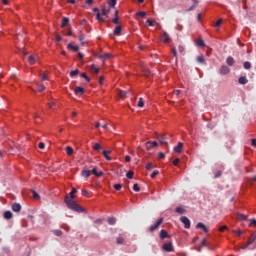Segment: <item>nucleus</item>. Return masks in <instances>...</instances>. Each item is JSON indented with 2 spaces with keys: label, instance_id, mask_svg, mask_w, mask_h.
<instances>
[{
  "label": "nucleus",
  "instance_id": "nucleus-57",
  "mask_svg": "<svg viewBox=\"0 0 256 256\" xmlns=\"http://www.w3.org/2000/svg\"><path fill=\"white\" fill-rule=\"evenodd\" d=\"M158 159H165V153L159 152Z\"/></svg>",
  "mask_w": 256,
  "mask_h": 256
},
{
  "label": "nucleus",
  "instance_id": "nucleus-11",
  "mask_svg": "<svg viewBox=\"0 0 256 256\" xmlns=\"http://www.w3.org/2000/svg\"><path fill=\"white\" fill-rule=\"evenodd\" d=\"M158 140L161 145H167V136L165 134H162L160 137H158Z\"/></svg>",
  "mask_w": 256,
  "mask_h": 256
},
{
  "label": "nucleus",
  "instance_id": "nucleus-17",
  "mask_svg": "<svg viewBox=\"0 0 256 256\" xmlns=\"http://www.w3.org/2000/svg\"><path fill=\"white\" fill-rule=\"evenodd\" d=\"M238 83H240V85H247L249 83V80L247 79V77L242 76L239 78Z\"/></svg>",
  "mask_w": 256,
  "mask_h": 256
},
{
  "label": "nucleus",
  "instance_id": "nucleus-16",
  "mask_svg": "<svg viewBox=\"0 0 256 256\" xmlns=\"http://www.w3.org/2000/svg\"><path fill=\"white\" fill-rule=\"evenodd\" d=\"M93 11L97 13L96 17L98 21L104 22L105 18L101 17V13H99V8H94Z\"/></svg>",
  "mask_w": 256,
  "mask_h": 256
},
{
  "label": "nucleus",
  "instance_id": "nucleus-64",
  "mask_svg": "<svg viewBox=\"0 0 256 256\" xmlns=\"http://www.w3.org/2000/svg\"><path fill=\"white\" fill-rule=\"evenodd\" d=\"M251 145H252L253 147H256V139H255V138H253V139L251 140Z\"/></svg>",
  "mask_w": 256,
  "mask_h": 256
},
{
  "label": "nucleus",
  "instance_id": "nucleus-21",
  "mask_svg": "<svg viewBox=\"0 0 256 256\" xmlns=\"http://www.w3.org/2000/svg\"><path fill=\"white\" fill-rule=\"evenodd\" d=\"M4 219H13V213L11 211L4 212Z\"/></svg>",
  "mask_w": 256,
  "mask_h": 256
},
{
  "label": "nucleus",
  "instance_id": "nucleus-8",
  "mask_svg": "<svg viewBox=\"0 0 256 256\" xmlns=\"http://www.w3.org/2000/svg\"><path fill=\"white\" fill-rule=\"evenodd\" d=\"M75 95H84L85 94V89L81 86H78L74 90Z\"/></svg>",
  "mask_w": 256,
  "mask_h": 256
},
{
  "label": "nucleus",
  "instance_id": "nucleus-58",
  "mask_svg": "<svg viewBox=\"0 0 256 256\" xmlns=\"http://www.w3.org/2000/svg\"><path fill=\"white\" fill-rule=\"evenodd\" d=\"M112 23H114V25H119V18H113Z\"/></svg>",
  "mask_w": 256,
  "mask_h": 256
},
{
  "label": "nucleus",
  "instance_id": "nucleus-42",
  "mask_svg": "<svg viewBox=\"0 0 256 256\" xmlns=\"http://www.w3.org/2000/svg\"><path fill=\"white\" fill-rule=\"evenodd\" d=\"M32 195H33V199H36V200L41 199V197L38 195L37 192H35V190L32 191Z\"/></svg>",
  "mask_w": 256,
  "mask_h": 256
},
{
  "label": "nucleus",
  "instance_id": "nucleus-56",
  "mask_svg": "<svg viewBox=\"0 0 256 256\" xmlns=\"http://www.w3.org/2000/svg\"><path fill=\"white\" fill-rule=\"evenodd\" d=\"M221 23H223V19H218L215 23V27H219V25H221Z\"/></svg>",
  "mask_w": 256,
  "mask_h": 256
},
{
  "label": "nucleus",
  "instance_id": "nucleus-27",
  "mask_svg": "<svg viewBox=\"0 0 256 256\" xmlns=\"http://www.w3.org/2000/svg\"><path fill=\"white\" fill-rule=\"evenodd\" d=\"M124 242H125V239H123V237L118 236V237L116 238V243H117V245H123Z\"/></svg>",
  "mask_w": 256,
  "mask_h": 256
},
{
  "label": "nucleus",
  "instance_id": "nucleus-33",
  "mask_svg": "<svg viewBox=\"0 0 256 256\" xmlns=\"http://www.w3.org/2000/svg\"><path fill=\"white\" fill-rule=\"evenodd\" d=\"M77 75H79V69L70 72V77H77Z\"/></svg>",
  "mask_w": 256,
  "mask_h": 256
},
{
  "label": "nucleus",
  "instance_id": "nucleus-10",
  "mask_svg": "<svg viewBox=\"0 0 256 256\" xmlns=\"http://www.w3.org/2000/svg\"><path fill=\"white\" fill-rule=\"evenodd\" d=\"M196 228L197 229H203L204 233H209V229L207 228V226H205V224L199 222L197 225H196Z\"/></svg>",
  "mask_w": 256,
  "mask_h": 256
},
{
  "label": "nucleus",
  "instance_id": "nucleus-19",
  "mask_svg": "<svg viewBox=\"0 0 256 256\" xmlns=\"http://www.w3.org/2000/svg\"><path fill=\"white\" fill-rule=\"evenodd\" d=\"M92 175H95V177H103V172L100 171V172H97V168H93L92 169Z\"/></svg>",
  "mask_w": 256,
  "mask_h": 256
},
{
  "label": "nucleus",
  "instance_id": "nucleus-31",
  "mask_svg": "<svg viewBox=\"0 0 256 256\" xmlns=\"http://www.w3.org/2000/svg\"><path fill=\"white\" fill-rule=\"evenodd\" d=\"M28 61H29V63H30V65H35V56H33V55H30L29 57H28Z\"/></svg>",
  "mask_w": 256,
  "mask_h": 256
},
{
  "label": "nucleus",
  "instance_id": "nucleus-55",
  "mask_svg": "<svg viewBox=\"0 0 256 256\" xmlns=\"http://www.w3.org/2000/svg\"><path fill=\"white\" fill-rule=\"evenodd\" d=\"M221 175H222V172H221V171H217V172L215 173V175H214V178H215V179H219V177H221Z\"/></svg>",
  "mask_w": 256,
  "mask_h": 256
},
{
  "label": "nucleus",
  "instance_id": "nucleus-52",
  "mask_svg": "<svg viewBox=\"0 0 256 256\" xmlns=\"http://www.w3.org/2000/svg\"><path fill=\"white\" fill-rule=\"evenodd\" d=\"M133 189H134V191H136V192L141 191V188L139 187V184H134V185H133Z\"/></svg>",
  "mask_w": 256,
  "mask_h": 256
},
{
  "label": "nucleus",
  "instance_id": "nucleus-35",
  "mask_svg": "<svg viewBox=\"0 0 256 256\" xmlns=\"http://www.w3.org/2000/svg\"><path fill=\"white\" fill-rule=\"evenodd\" d=\"M94 151H101V144L95 143L93 146Z\"/></svg>",
  "mask_w": 256,
  "mask_h": 256
},
{
  "label": "nucleus",
  "instance_id": "nucleus-46",
  "mask_svg": "<svg viewBox=\"0 0 256 256\" xmlns=\"http://www.w3.org/2000/svg\"><path fill=\"white\" fill-rule=\"evenodd\" d=\"M38 91L41 93L43 91H45V85L43 84H38Z\"/></svg>",
  "mask_w": 256,
  "mask_h": 256
},
{
  "label": "nucleus",
  "instance_id": "nucleus-7",
  "mask_svg": "<svg viewBox=\"0 0 256 256\" xmlns=\"http://www.w3.org/2000/svg\"><path fill=\"white\" fill-rule=\"evenodd\" d=\"M161 41H163V43H171V37H169L167 31H164L161 35Z\"/></svg>",
  "mask_w": 256,
  "mask_h": 256
},
{
  "label": "nucleus",
  "instance_id": "nucleus-13",
  "mask_svg": "<svg viewBox=\"0 0 256 256\" xmlns=\"http://www.w3.org/2000/svg\"><path fill=\"white\" fill-rule=\"evenodd\" d=\"M255 240H256V232L251 234L250 238L247 241L248 245H253V243H255Z\"/></svg>",
  "mask_w": 256,
  "mask_h": 256
},
{
  "label": "nucleus",
  "instance_id": "nucleus-3",
  "mask_svg": "<svg viewBox=\"0 0 256 256\" xmlns=\"http://www.w3.org/2000/svg\"><path fill=\"white\" fill-rule=\"evenodd\" d=\"M181 223H183L185 229H191V220L187 216H182L180 218Z\"/></svg>",
  "mask_w": 256,
  "mask_h": 256
},
{
  "label": "nucleus",
  "instance_id": "nucleus-60",
  "mask_svg": "<svg viewBox=\"0 0 256 256\" xmlns=\"http://www.w3.org/2000/svg\"><path fill=\"white\" fill-rule=\"evenodd\" d=\"M38 147H39V149H45V143L40 142V143L38 144Z\"/></svg>",
  "mask_w": 256,
  "mask_h": 256
},
{
  "label": "nucleus",
  "instance_id": "nucleus-37",
  "mask_svg": "<svg viewBox=\"0 0 256 256\" xmlns=\"http://www.w3.org/2000/svg\"><path fill=\"white\" fill-rule=\"evenodd\" d=\"M249 221H250L249 227H256V219L255 218L250 219Z\"/></svg>",
  "mask_w": 256,
  "mask_h": 256
},
{
  "label": "nucleus",
  "instance_id": "nucleus-9",
  "mask_svg": "<svg viewBox=\"0 0 256 256\" xmlns=\"http://www.w3.org/2000/svg\"><path fill=\"white\" fill-rule=\"evenodd\" d=\"M12 211H14V213H19L21 211V204L19 203L12 204Z\"/></svg>",
  "mask_w": 256,
  "mask_h": 256
},
{
  "label": "nucleus",
  "instance_id": "nucleus-50",
  "mask_svg": "<svg viewBox=\"0 0 256 256\" xmlns=\"http://www.w3.org/2000/svg\"><path fill=\"white\" fill-rule=\"evenodd\" d=\"M178 51H179V53H181V54L185 53V47H183V45H179V46H178Z\"/></svg>",
  "mask_w": 256,
  "mask_h": 256
},
{
  "label": "nucleus",
  "instance_id": "nucleus-34",
  "mask_svg": "<svg viewBox=\"0 0 256 256\" xmlns=\"http://www.w3.org/2000/svg\"><path fill=\"white\" fill-rule=\"evenodd\" d=\"M66 153H67V155H72L73 154V147L67 146L66 147Z\"/></svg>",
  "mask_w": 256,
  "mask_h": 256
},
{
  "label": "nucleus",
  "instance_id": "nucleus-62",
  "mask_svg": "<svg viewBox=\"0 0 256 256\" xmlns=\"http://www.w3.org/2000/svg\"><path fill=\"white\" fill-rule=\"evenodd\" d=\"M179 158H176L174 161H173V165H175V167H177V165H179Z\"/></svg>",
  "mask_w": 256,
  "mask_h": 256
},
{
  "label": "nucleus",
  "instance_id": "nucleus-40",
  "mask_svg": "<svg viewBox=\"0 0 256 256\" xmlns=\"http://www.w3.org/2000/svg\"><path fill=\"white\" fill-rule=\"evenodd\" d=\"M133 175H134V172H133V171H128V172L126 173L127 179H133Z\"/></svg>",
  "mask_w": 256,
  "mask_h": 256
},
{
  "label": "nucleus",
  "instance_id": "nucleus-29",
  "mask_svg": "<svg viewBox=\"0 0 256 256\" xmlns=\"http://www.w3.org/2000/svg\"><path fill=\"white\" fill-rule=\"evenodd\" d=\"M176 213H179V215H183V213H185V208L181 206L177 207Z\"/></svg>",
  "mask_w": 256,
  "mask_h": 256
},
{
  "label": "nucleus",
  "instance_id": "nucleus-18",
  "mask_svg": "<svg viewBox=\"0 0 256 256\" xmlns=\"http://www.w3.org/2000/svg\"><path fill=\"white\" fill-rule=\"evenodd\" d=\"M174 151L175 153H181V151H183V143L179 142L178 145L174 147Z\"/></svg>",
  "mask_w": 256,
  "mask_h": 256
},
{
  "label": "nucleus",
  "instance_id": "nucleus-22",
  "mask_svg": "<svg viewBox=\"0 0 256 256\" xmlns=\"http://www.w3.org/2000/svg\"><path fill=\"white\" fill-rule=\"evenodd\" d=\"M169 237V234L165 230L160 231V239H167Z\"/></svg>",
  "mask_w": 256,
  "mask_h": 256
},
{
  "label": "nucleus",
  "instance_id": "nucleus-53",
  "mask_svg": "<svg viewBox=\"0 0 256 256\" xmlns=\"http://www.w3.org/2000/svg\"><path fill=\"white\" fill-rule=\"evenodd\" d=\"M54 234L57 236V237H61V235H63V232L61 230H55L54 231Z\"/></svg>",
  "mask_w": 256,
  "mask_h": 256
},
{
  "label": "nucleus",
  "instance_id": "nucleus-32",
  "mask_svg": "<svg viewBox=\"0 0 256 256\" xmlns=\"http://www.w3.org/2000/svg\"><path fill=\"white\" fill-rule=\"evenodd\" d=\"M196 45H198V47H205V42L203 39H199L196 41Z\"/></svg>",
  "mask_w": 256,
  "mask_h": 256
},
{
  "label": "nucleus",
  "instance_id": "nucleus-26",
  "mask_svg": "<svg viewBox=\"0 0 256 256\" xmlns=\"http://www.w3.org/2000/svg\"><path fill=\"white\" fill-rule=\"evenodd\" d=\"M238 221H247V216L244 214L239 213L237 216Z\"/></svg>",
  "mask_w": 256,
  "mask_h": 256
},
{
  "label": "nucleus",
  "instance_id": "nucleus-24",
  "mask_svg": "<svg viewBox=\"0 0 256 256\" xmlns=\"http://www.w3.org/2000/svg\"><path fill=\"white\" fill-rule=\"evenodd\" d=\"M67 48L72 49V51H75V53L79 51V46H74L72 43L68 44Z\"/></svg>",
  "mask_w": 256,
  "mask_h": 256
},
{
  "label": "nucleus",
  "instance_id": "nucleus-23",
  "mask_svg": "<svg viewBox=\"0 0 256 256\" xmlns=\"http://www.w3.org/2000/svg\"><path fill=\"white\" fill-rule=\"evenodd\" d=\"M122 27L121 26H116L115 29H114V35H121V31H122Z\"/></svg>",
  "mask_w": 256,
  "mask_h": 256
},
{
  "label": "nucleus",
  "instance_id": "nucleus-30",
  "mask_svg": "<svg viewBox=\"0 0 256 256\" xmlns=\"http://www.w3.org/2000/svg\"><path fill=\"white\" fill-rule=\"evenodd\" d=\"M137 107H145V100L143 98H139V101L137 103Z\"/></svg>",
  "mask_w": 256,
  "mask_h": 256
},
{
  "label": "nucleus",
  "instance_id": "nucleus-28",
  "mask_svg": "<svg viewBox=\"0 0 256 256\" xmlns=\"http://www.w3.org/2000/svg\"><path fill=\"white\" fill-rule=\"evenodd\" d=\"M117 223V219L114 217L108 218V224L109 225H115Z\"/></svg>",
  "mask_w": 256,
  "mask_h": 256
},
{
  "label": "nucleus",
  "instance_id": "nucleus-38",
  "mask_svg": "<svg viewBox=\"0 0 256 256\" xmlns=\"http://www.w3.org/2000/svg\"><path fill=\"white\" fill-rule=\"evenodd\" d=\"M68 23H69V18L64 17V18H63V21H62L61 27H65Z\"/></svg>",
  "mask_w": 256,
  "mask_h": 256
},
{
  "label": "nucleus",
  "instance_id": "nucleus-5",
  "mask_svg": "<svg viewBox=\"0 0 256 256\" xmlns=\"http://www.w3.org/2000/svg\"><path fill=\"white\" fill-rule=\"evenodd\" d=\"M162 249L166 251V253H172L173 251V243L172 242H167L163 244Z\"/></svg>",
  "mask_w": 256,
  "mask_h": 256
},
{
  "label": "nucleus",
  "instance_id": "nucleus-4",
  "mask_svg": "<svg viewBox=\"0 0 256 256\" xmlns=\"http://www.w3.org/2000/svg\"><path fill=\"white\" fill-rule=\"evenodd\" d=\"M158 145L159 143H157V141H148L145 143V147L147 151H151V149H155V147H157Z\"/></svg>",
  "mask_w": 256,
  "mask_h": 256
},
{
  "label": "nucleus",
  "instance_id": "nucleus-59",
  "mask_svg": "<svg viewBox=\"0 0 256 256\" xmlns=\"http://www.w3.org/2000/svg\"><path fill=\"white\" fill-rule=\"evenodd\" d=\"M102 15H104V16H107V15H109V10H107V9H103L102 10Z\"/></svg>",
  "mask_w": 256,
  "mask_h": 256
},
{
  "label": "nucleus",
  "instance_id": "nucleus-41",
  "mask_svg": "<svg viewBox=\"0 0 256 256\" xmlns=\"http://www.w3.org/2000/svg\"><path fill=\"white\" fill-rule=\"evenodd\" d=\"M91 70L94 71V73H99L100 69L95 66V64L91 65Z\"/></svg>",
  "mask_w": 256,
  "mask_h": 256
},
{
  "label": "nucleus",
  "instance_id": "nucleus-36",
  "mask_svg": "<svg viewBox=\"0 0 256 256\" xmlns=\"http://www.w3.org/2000/svg\"><path fill=\"white\" fill-rule=\"evenodd\" d=\"M243 67L244 69H251V62L249 61L244 62Z\"/></svg>",
  "mask_w": 256,
  "mask_h": 256
},
{
  "label": "nucleus",
  "instance_id": "nucleus-49",
  "mask_svg": "<svg viewBox=\"0 0 256 256\" xmlns=\"http://www.w3.org/2000/svg\"><path fill=\"white\" fill-rule=\"evenodd\" d=\"M151 169H153V163L149 162V163L146 165V171H151Z\"/></svg>",
  "mask_w": 256,
  "mask_h": 256
},
{
  "label": "nucleus",
  "instance_id": "nucleus-51",
  "mask_svg": "<svg viewBox=\"0 0 256 256\" xmlns=\"http://www.w3.org/2000/svg\"><path fill=\"white\" fill-rule=\"evenodd\" d=\"M40 78H41V81H47V75L45 74V72L40 74Z\"/></svg>",
  "mask_w": 256,
  "mask_h": 256
},
{
  "label": "nucleus",
  "instance_id": "nucleus-14",
  "mask_svg": "<svg viewBox=\"0 0 256 256\" xmlns=\"http://www.w3.org/2000/svg\"><path fill=\"white\" fill-rule=\"evenodd\" d=\"M226 63L229 67H233L235 65V59L231 56H229L227 59H226Z\"/></svg>",
  "mask_w": 256,
  "mask_h": 256
},
{
  "label": "nucleus",
  "instance_id": "nucleus-1",
  "mask_svg": "<svg viewBox=\"0 0 256 256\" xmlns=\"http://www.w3.org/2000/svg\"><path fill=\"white\" fill-rule=\"evenodd\" d=\"M75 194L70 192L69 195L65 197V203L68 207V209H71L72 211H76L77 213H83L85 211L77 202H75Z\"/></svg>",
  "mask_w": 256,
  "mask_h": 256
},
{
  "label": "nucleus",
  "instance_id": "nucleus-15",
  "mask_svg": "<svg viewBox=\"0 0 256 256\" xmlns=\"http://www.w3.org/2000/svg\"><path fill=\"white\" fill-rule=\"evenodd\" d=\"M102 155L105 157L106 161H111V156H109L111 155V150H104L102 152Z\"/></svg>",
  "mask_w": 256,
  "mask_h": 256
},
{
  "label": "nucleus",
  "instance_id": "nucleus-63",
  "mask_svg": "<svg viewBox=\"0 0 256 256\" xmlns=\"http://www.w3.org/2000/svg\"><path fill=\"white\" fill-rule=\"evenodd\" d=\"M172 55L173 57H177V49L172 48Z\"/></svg>",
  "mask_w": 256,
  "mask_h": 256
},
{
  "label": "nucleus",
  "instance_id": "nucleus-44",
  "mask_svg": "<svg viewBox=\"0 0 256 256\" xmlns=\"http://www.w3.org/2000/svg\"><path fill=\"white\" fill-rule=\"evenodd\" d=\"M81 77H82L83 79H85L88 83H89V81H91V78H89V76H87V73H82V74H81Z\"/></svg>",
  "mask_w": 256,
  "mask_h": 256
},
{
  "label": "nucleus",
  "instance_id": "nucleus-45",
  "mask_svg": "<svg viewBox=\"0 0 256 256\" xmlns=\"http://www.w3.org/2000/svg\"><path fill=\"white\" fill-rule=\"evenodd\" d=\"M78 39H79V41L81 42V45H85V42H84V40H85V35L81 34Z\"/></svg>",
  "mask_w": 256,
  "mask_h": 256
},
{
  "label": "nucleus",
  "instance_id": "nucleus-39",
  "mask_svg": "<svg viewBox=\"0 0 256 256\" xmlns=\"http://www.w3.org/2000/svg\"><path fill=\"white\" fill-rule=\"evenodd\" d=\"M115 5H117V0H110L109 1V6L115 9Z\"/></svg>",
  "mask_w": 256,
  "mask_h": 256
},
{
  "label": "nucleus",
  "instance_id": "nucleus-20",
  "mask_svg": "<svg viewBox=\"0 0 256 256\" xmlns=\"http://www.w3.org/2000/svg\"><path fill=\"white\" fill-rule=\"evenodd\" d=\"M82 177L89 179V177H91V172L89 170H82Z\"/></svg>",
  "mask_w": 256,
  "mask_h": 256
},
{
  "label": "nucleus",
  "instance_id": "nucleus-6",
  "mask_svg": "<svg viewBox=\"0 0 256 256\" xmlns=\"http://www.w3.org/2000/svg\"><path fill=\"white\" fill-rule=\"evenodd\" d=\"M219 73L220 75H229V73H231V69L225 65H222L219 69Z\"/></svg>",
  "mask_w": 256,
  "mask_h": 256
},
{
  "label": "nucleus",
  "instance_id": "nucleus-25",
  "mask_svg": "<svg viewBox=\"0 0 256 256\" xmlns=\"http://www.w3.org/2000/svg\"><path fill=\"white\" fill-rule=\"evenodd\" d=\"M196 61L197 63H201L203 65L205 64V57H203V55L197 56Z\"/></svg>",
  "mask_w": 256,
  "mask_h": 256
},
{
  "label": "nucleus",
  "instance_id": "nucleus-61",
  "mask_svg": "<svg viewBox=\"0 0 256 256\" xmlns=\"http://www.w3.org/2000/svg\"><path fill=\"white\" fill-rule=\"evenodd\" d=\"M226 229H227V226H221L220 228H219V231L221 232V233H223V231H226Z\"/></svg>",
  "mask_w": 256,
  "mask_h": 256
},
{
  "label": "nucleus",
  "instance_id": "nucleus-47",
  "mask_svg": "<svg viewBox=\"0 0 256 256\" xmlns=\"http://www.w3.org/2000/svg\"><path fill=\"white\" fill-rule=\"evenodd\" d=\"M157 175H159V170H154L151 174V178L155 179V177H157Z\"/></svg>",
  "mask_w": 256,
  "mask_h": 256
},
{
  "label": "nucleus",
  "instance_id": "nucleus-43",
  "mask_svg": "<svg viewBox=\"0 0 256 256\" xmlns=\"http://www.w3.org/2000/svg\"><path fill=\"white\" fill-rule=\"evenodd\" d=\"M147 23H148L149 27H155L156 22H155V20L148 19Z\"/></svg>",
  "mask_w": 256,
  "mask_h": 256
},
{
  "label": "nucleus",
  "instance_id": "nucleus-48",
  "mask_svg": "<svg viewBox=\"0 0 256 256\" xmlns=\"http://www.w3.org/2000/svg\"><path fill=\"white\" fill-rule=\"evenodd\" d=\"M137 16L138 17H147V13L143 12V11H140V12H137Z\"/></svg>",
  "mask_w": 256,
  "mask_h": 256
},
{
  "label": "nucleus",
  "instance_id": "nucleus-12",
  "mask_svg": "<svg viewBox=\"0 0 256 256\" xmlns=\"http://www.w3.org/2000/svg\"><path fill=\"white\" fill-rule=\"evenodd\" d=\"M127 93H131V91L130 90H127V91L119 90L118 96L120 97V99H125V97H127Z\"/></svg>",
  "mask_w": 256,
  "mask_h": 256
},
{
  "label": "nucleus",
  "instance_id": "nucleus-2",
  "mask_svg": "<svg viewBox=\"0 0 256 256\" xmlns=\"http://www.w3.org/2000/svg\"><path fill=\"white\" fill-rule=\"evenodd\" d=\"M162 223H163V218H159V219L155 222L154 225H152V226H150V227L148 228V231H149L150 233H153V232L157 231V229H159V227H161Z\"/></svg>",
  "mask_w": 256,
  "mask_h": 256
},
{
  "label": "nucleus",
  "instance_id": "nucleus-54",
  "mask_svg": "<svg viewBox=\"0 0 256 256\" xmlns=\"http://www.w3.org/2000/svg\"><path fill=\"white\" fill-rule=\"evenodd\" d=\"M123 186L121 185V184H115L114 185V189H116V191H121V188H122Z\"/></svg>",
  "mask_w": 256,
  "mask_h": 256
}]
</instances>
